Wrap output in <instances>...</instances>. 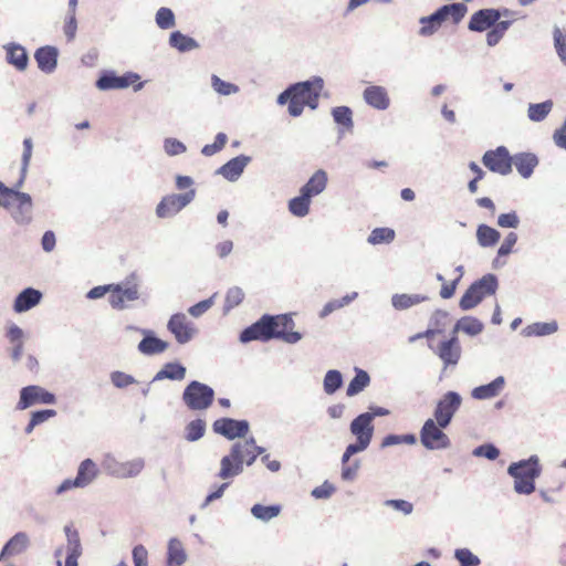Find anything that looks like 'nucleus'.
Segmentation results:
<instances>
[{
  "label": "nucleus",
  "mask_w": 566,
  "mask_h": 566,
  "mask_svg": "<svg viewBox=\"0 0 566 566\" xmlns=\"http://www.w3.org/2000/svg\"><path fill=\"white\" fill-rule=\"evenodd\" d=\"M438 334H440V331L427 329L412 336L410 342L424 337L429 342V348L443 361L446 367L457 365L461 358L462 350L455 331H453V335L449 339H443L434 345L433 338Z\"/></svg>",
  "instance_id": "nucleus-4"
},
{
  "label": "nucleus",
  "mask_w": 566,
  "mask_h": 566,
  "mask_svg": "<svg viewBox=\"0 0 566 566\" xmlns=\"http://www.w3.org/2000/svg\"><path fill=\"white\" fill-rule=\"evenodd\" d=\"M436 419H427L420 430V442L428 450H441L450 447V439Z\"/></svg>",
  "instance_id": "nucleus-9"
},
{
  "label": "nucleus",
  "mask_w": 566,
  "mask_h": 566,
  "mask_svg": "<svg viewBox=\"0 0 566 566\" xmlns=\"http://www.w3.org/2000/svg\"><path fill=\"white\" fill-rule=\"evenodd\" d=\"M206 432V422L201 419H196L189 422L186 427V439L188 441H197L203 437Z\"/></svg>",
  "instance_id": "nucleus-52"
},
{
  "label": "nucleus",
  "mask_w": 566,
  "mask_h": 566,
  "mask_svg": "<svg viewBox=\"0 0 566 566\" xmlns=\"http://www.w3.org/2000/svg\"><path fill=\"white\" fill-rule=\"evenodd\" d=\"M509 10L481 9L474 12L469 21V29L475 32H483L500 22L502 17L507 18Z\"/></svg>",
  "instance_id": "nucleus-15"
},
{
  "label": "nucleus",
  "mask_w": 566,
  "mask_h": 566,
  "mask_svg": "<svg viewBox=\"0 0 566 566\" xmlns=\"http://www.w3.org/2000/svg\"><path fill=\"white\" fill-rule=\"evenodd\" d=\"M312 198L303 192L300 196L293 198L289 202V210L295 217H305L310 211Z\"/></svg>",
  "instance_id": "nucleus-37"
},
{
  "label": "nucleus",
  "mask_w": 566,
  "mask_h": 566,
  "mask_svg": "<svg viewBox=\"0 0 566 566\" xmlns=\"http://www.w3.org/2000/svg\"><path fill=\"white\" fill-rule=\"evenodd\" d=\"M144 460L135 459L132 461L124 462L119 465L117 474L122 478H130L139 474L144 469Z\"/></svg>",
  "instance_id": "nucleus-46"
},
{
  "label": "nucleus",
  "mask_w": 566,
  "mask_h": 566,
  "mask_svg": "<svg viewBox=\"0 0 566 566\" xmlns=\"http://www.w3.org/2000/svg\"><path fill=\"white\" fill-rule=\"evenodd\" d=\"M364 99L368 105L377 109H386L390 103L387 91L377 85L366 87L364 91Z\"/></svg>",
  "instance_id": "nucleus-23"
},
{
  "label": "nucleus",
  "mask_w": 566,
  "mask_h": 566,
  "mask_svg": "<svg viewBox=\"0 0 566 566\" xmlns=\"http://www.w3.org/2000/svg\"><path fill=\"white\" fill-rule=\"evenodd\" d=\"M111 380H112L113 385L117 388H125L135 382V379L133 376L127 375L123 371H113L111 374Z\"/></svg>",
  "instance_id": "nucleus-61"
},
{
  "label": "nucleus",
  "mask_w": 566,
  "mask_h": 566,
  "mask_svg": "<svg viewBox=\"0 0 566 566\" xmlns=\"http://www.w3.org/2000/svg\"><path fill=\"white\" fill-rule=\"evenodd\" d=\"M156 23L161 29H170L175 25L174 12L168 8H160L156 13Z\"/></svg>",
  "instance_id": "nucleus-56"
},
{
  "label": "nucleus",
  "mask_w": 566,
  "mask_h": 566,
  "mask_svg": "<svg viewBox=\"0 0 566 566\" xmlns=\"http://www.w3.org/2000/svg\"><path fill=\"white\" fill-rule=\"evenodd\" d=\"M327 185V175L324 170H317L301 188V192L313 198L324 191Z\"/></svg>",
  "instance_id": "nucleus-30"
},
{
  "label": "nucleus",
  "mask_w": 566,
  "mask_h": 566,
  "mask_svg": "<svg viewBox=\"0 0 566 566\" xmlns=\"http://www.w3.org/2000/svg\"><path fill=\"white\" fill-rule=\"evenodd\" d=\"M186 562V553L181 542L177 538H171L168 544V566H180Z\"/></svg>",
  "instance_id": "nucleus-34"
},
{
  "label": "nucleus",
  "mask_w": 566,
  "mask_h": 566,
  "mask_svg": "<svg viewBox=\"0 0 566 566\" xmlns=\"http://www.w3.org/2000/svg\"><path fill=\"white\" fill-rule=\"evenodd\" d=\"M231 450L233 451V455H237L242 467L243 463L251 465L263 451L252 439L234 443Z\"/></svg>",
  "instance_id": "nucleus-20"
},
{
  "label": "nucleus",
  "mask_w": 566,
  "mask_h": 566,
  "mask_svg": "<svg viewBox=\"0 0 566 566\" xmlns=\"http://www.w3.org/2000/svg\"><path fill=\"white\" fill-rule=\"evenodd\" d=\"M214 432L233 440L244 437L249 431V423L245 420H234L231 418H221L213 422Z\"/></svg>",
  "instance_id": "nucleus-17"
},
{
  "label": "nucleus",
  "mask_w": 566,
  "mask_h": 566,
  "mask_svg": "<svg viewBox=\"0 0 566 566\" xmlns=\"http://www.w3.org/2000/svg\"><path fill=\"white\" fill-rule=\"evenodd\" d=\"M4 49L9 64L14 66L18 71H24L28 67L29 57L23 46L10 43L6 45Z\"/></svg>",
  "instance_id": "nucleus-25"
},
{
  "label": "nucleus",
  "mask_w": 566,
  "mask_h": 566,
  "mask_svg": "<svg viewBox=\"0 0 566 566\" xmlns=\"http://www.w3.org/2000/svg\"><path fill=\"white\" fill-rule=\"evenodd\" d=\"M168 344L157 337L147 336L138 344V349L145 355H155L167 349Z\"/></svg>",
  "instance_id": "nucleus-36"
},
{
  "label": "nucleus",
  "mask_w": 566,
  "mask_h": 566,
  "mask_svg": "<svg viewBox=\"0 0 566 566\" xmlns=\"http://www.w3.org/2000/svg\"><path fill=\"white\" fill-rule=\"evenodd\" d=\"M34 59L41 71L51 73L57 63V50L53 46H42L35 51Z\"/></svg>",
  "instance_id": "nucleus-22"
},
{
  "label": "nucleus",
  "mask_w": 566,
  "mask_h": 566,
  "mask_svg": "<svg viewBox=\"0 0 566 566\" xmlns=\"http://www.w3.org/2000/svg\"><path fill=\"white\" fill-rule=\"evenodd\" d=\"M323 88L321 78L315 82H301L292 85L279 95L277 102L285 104L289 102L290 115L300 116L305 106L315 109L318 105L319 92Z\"/></svg>",
  "instance_id": "nucleus-2"
},
{
  "label": "nucleus",
  "mask_w": 566,
  "mask_h": 566,
  "mask_svg": "<svg viewBox=\"0 0 566 566\" xmlns=\"http://www.w3.org/2000/svg\"><path fill=\"white\" fill-rule=\"evenodd\" d=\"M474 454L489 460H495L500 455V451L493 444H483L474 450Z\"/></svg>",
  "instance_id": "nucleus-64"
},
{
  "label": "nucleus",
  "mask_w": 566,
  "mask_h": 566,
  "mask_svg": "<svg viewBox=\"0 0 566 566\" xmlns=\"http://www.w3.org/2000/svg\"><path fill=\"white\" fill-rule=\"evenodd\" d=\"M41 297L42 294L40 291L28 287L17 296L13 310L17 313L25 312L35 306L41 301Z\"/></svg>",
  "instance_id": "nucleus-26"
},
{
  "label": "nucleus",
  "mask_w": 566,
  "mask_h": 566,
  "mask_svg": "<svg viewBox=\"0 0 566 566\" xmlns=\"http://www.w3.org/2000/svg\"><path fill=\"white\" fill-rule=\"evenodd\" d=\"M250 158L243 155L232 158L220 168L219 172L228 180H235L243 172Z\"/></svg>",
  "instance_id": "nucleus-28"
},
{
  "label": "nucleus",
  "mask_w": 566,
  "mask_h": 566,
  "mask_svg": "<svg viewBox=\"0 0 566 566\" xmlns=\"http://www.w3.org/2000/svg\"><path fill=\"white\" fill-rule=\"evenodd\" d=\"M342 386V375L337 370H329L324 377V390L326 394H334Z\"/></svg>",
  "instance_id": "nucleus-55"
},
{
  "label": "nucleus",
  "mask_w": 566,
  "mask_h": 566,
  "mask_svg": "<svg viewBox=\"0 0 566 566\" xmlns=\"http://www.w3.org/2000/svg\"><path fill=\"white\" fill-rule=\"evenodd\" d=\"M482 164L492 172L506 176L512 172V156L505 146L486 150Z\"/></svg>",
  "instance_id": "nucleus-10"
},
{
  "label": "nucleus",
  "mask_w": 566,
  "mask_h": 566,
  "mask_svg": "<svg viewBox=\"0 0 566 566\" xmlns=\"http://www.w3.org/2000/svg\"><path fill=\"white\" fill-rule=\"evenodd\" d=\"M557 331V324L555 322L552 323H534L528 325L524 333L527 336H544L553 334Z\"/></svg>",
  "instance_id": "nucleus-50"
},
{
  "label": "nucleus",
  "mask_w": 566,
  "mask_h": 566,
  "mask_svg": "<svg viewBox=\"0 0 566 566\" xmlns=\"http://www.w3.org/2000/svg\"><path fill=\"white\" fill-rule=\"evenodd\" d=\"M395 239V231L390 228H376L369 237L368 242L370 244L390 243Z\"/></svg>",
  "instance_id": "nucleus-48"
},
{
  "label": "nucleus",
  "mask_w": 566,
  "mask_h": 566,
  "mask_svg": "<svg viewBox=\"0 0 566 566\" xmlns=\"http://www.w3.org/2000/svg\"><path fill=\"white\" fill-rule=\"evenodd\" d=\"M12 200L11 217L19 224H29L32 220V198L29 193L18 191Z\"/></svg>",
  "instance_id": "nucleus-16"
},
{
  "label": "nucleus",
  "mask_w": 566,
  "mask_h": 566,
  "mask_svg": "<svg viewBox=\"0 0 566 566\" xmlns=\"http://www.w3.org/2000/svg\"><path fill=\"white\" fill-rule=\"evenodd\" d=\"M213 389L196 380L191 381L186 387L182 395L184 402L191 410H205L209 408L213 402Z\"/></svg>",
  "instance_id": "nucleus-7"
},
{
  "label": "nucleus",
  "mask_w": 566,
  "mask_h": 566,
  "mask_svg": "<svg viewBox=\"0 0 566 566\" xmlns=\"http://www.w3.org/2000/svg\"><path fill=\"white\" fill-rule=\"evenodd\" d=\"M228 137L224 133H218L212 144L205 145L201 153L205 156H212L220 151L227 144Z\"/></svg>",
  "instance_id": "nucleus-57"
},
{
  "label": "nucleus",
  "mask_w": 566,
  "mask_h": 566,
  "mask_svg": "<svg viewBox=\"0 0 566 566\" xmlns=\"http://www.w3.org/2000/svg\"><path fill=\"white\" fill-rule=\"evenodd\" d=\"M462 402L461 396L455 391H448L438 401L433 416L441 427H448Z\"/></svg>",
  "instance_id": "nucleus-12"
},
{
  "label": "nucleus",
  "mask_w": 566,
  "mask_h": 566,
  "mask_svg": "<svg viewBox=\"0 0 566 566\" xmlns=\"http://www.w3.org/2000/svg\"><path fill=\"white\" fill-rule=\"evenodd\" d=\"M55 402V396L40 386H27L20 391V399L17 408L24 410L33 405L44 403L51 405Z\"/></svg>",
  "instance_id": "nucleus-14"
},
{
  "label": "nucleus",
  "mask_w": 566,
  "mask_h": 566,
  "mask_svg": "<svg viewBox=\"0 0 566 566\" xmlns=\"http://www.w3.org/2000/svg\"><path fill=\"white\" fill-rule=\"evenodd\" d=\"M185 376L186 368L184 366L177 363H168L157 373L155 379L182 380Z\"/></svg>",
  "instance_id": "nucleus-38"
},
{
  "label": "nucleus",
  "mask_w": 566,
  "mask_h": 566,
  "mask_svg": "<svg viewBox=\"0 0 566 566\" xmlns=\"http://www.w3.org/2000/svg\"><path fill=\"white\" fill-rule=\"evenodd\" d=\"M64 532L67 538L64 566H77V559L82 555V546L78 532L72 525H66L64 527Z\"/></svg>",
  "instance_id": "nucleus-19"
},
{
  "label": "nucleus",
  "mask_w": 566,
  "mask_h": 566,
  "mask_svg": "<svg viewBox=\"0 0 566 566\" xmlns=\"http://www.w3.org/2000/svg\"><path fill=\"white\" fill-rule=\"evenodd\" d=\"M32 150H33L32 139L31 138H25L23 140V154H22L21 175H20V178H19V180L17 182V188H21L23 182H24V179H25V176H27V170H28L31 157H32Z\"/></svg>",
  "instance_id": "nucleus-47"
},
{
  "label": "nucleus",
  "mask_w": 566,
  "mask_h": 566,
  "mask_svg": "<svg viewBox=\"0 0 566 566\" xmlns=\"http://www.w3.org/2000/svg\"><path fill=\"white\" fill-rule=\"evenodd\" d=\"M350 432L356 437V442L346 448L343 454V462L349 461L353 454L368 448L374 434L371 415L361 413L356 417L350 423Z\"/></svg>",
  "instance_id": "nucleus-5"
},
{
  "label": "nucleus",
  "mask_w": 566,
  "mask_h": 566,
  "mask_svg": "<svg viewBox=\"0 0 566 566\" xmlns=\"http://www.w3.org/2000/svg\"><path fill=\"white\" fill-rule=\"evenodd\" d=\"M553 38L557 55L566 66V31L556 28L553 32Z\"/></svg>",
  "instance_id": "nucleus-54"
},
{
  "label": "nucleus",
  "mask_w": 566,
  "mask_h": 566,
  "mask_svg": "<svg viewBox=\"0 0 566 566\" xmlns=\"http://www.w3.org/2000/svg\"><path fill=\"white\" fill-rule=\"evenodd\" d=\"M196 196L195 189H189L185 193H172L165 196L156 208L159 218H167L178 213L182 208L190 203Z\"/></svg>",
  "instance_id": "nucleus-13"
},
{
  "label": "nucleus",
  "mask_w": 566,
  "mask_h": 566,
  "mask_svg": "<svg viewBox=\"0 0 566 566\" xmlns=\"http://www.w3.org/2000/svg\"><path fill=\"white\" fill-rule=\"evenodd\" d=\"M458 329H461L462 332L469 334V335H478L483 329V324L474 317H463L460 319L454 328L457 332Z\"/></svg>",
  "instance_id": "nucleus-49"
},
{
  "label": "nucleus",
  "mask_w": 566,
  "mask_h": 566,
  "mask_svg": "<svg viewBox=\"0 0 566 566\" xmlns=\"http://www.w3.org/2000/svg\"><path fill=\"white\" fill-rule=\"evenodd\" d=\"M168 329L180 344L189 342L193 334V328L187 322V317L184 314L172 315L168 322Z\"/></svg>",
  "instance_id": "nucleus-21"
},
{
  "label": "nucleus",
  "mask_w": 566,
  "mask_h": 566,
  "mask_svg": "<svg viewBox=\"0 0 566 566\" xmlns=\"http://www.w3.org/2000/svg\"><path fill=\"white\" fill-rule=\"evenodd\" d=\"M19 191L17 185L13 188L7 187L3 182L0 181V206L6 209H10L12 207V198Z\"/></svg>",
  "instance_id": "nucleus-59"
},
{
  "label": "nucleus",
  "mask_w": 566,
  "mask_h": 566,
  "mask_svg": "<svg viewBox=\"0 0 566 566\" xmlns=\"http://www.w3.org/2000/svg\"><path fill=\"white\" fill-rule=\"evenodd\" d=\"M455 272H458L457 276L449 283L446 282L443 275L437 274V280L442 282V286L440 290V296L442 298H450L454 295L457 286L463 275L462 266H458L455 269Z\"/></svg>",
  "instance_id": "nucleus-41"
},
{
  "label": "nucleus",
  "mask_w": 566,
  "mask_h": 566,
  "mask_svg": "<svg viewBox=\"0 0 566 566\" xmlns=\"http://www.w3.org/2000/svg\"><path fill=\"white\" fill-rule=\"evenodd\" d=\"M169 43L181 52L197 48V42L192 38L187 36L179 31H175L170 34Z\"/></svg>",
  "instance_id": "nucleus-42"
},
{
  "label": "nucleus",
  "mask_w": 566,
  "mask_h": 566,
  "mask_svg": "<svg viewBox=\"0 0 566 566\" xmlns=\"http://www.w3.org/2000/svg\"><path fill=\"white\" fill-rule=\"evenodd\" d=\"M552 108V101H545L538 104H531L527 109L528 118L533 122H541L551 113Z\"/></svg>",
  "instance_id": "nucleus-43"
},
{
  "label": "nucleus",
  "mask_w": 566,
  "mask_h": 566,
  "mask_svg": "<svg viewBox=\"0 0 566 566\" xmlns=\"http://www.w3.org/2000/svg\"><path fill=\"white\" fill-rule=\"evenodd\" d=\"M220 472L218 476L220 479L227 480L240 474L243 470L241 462L237 459V455H233V451L221 459L220 462Z\"/></svg>",
  "instance_id": "nucleus-29"
},
{
  "label": "nucleus",
  "mask_w": 566,
  "mask_h": 566,
  "mask_svg": "<svg viewBox=\"0 0 566 566\" xmlns=\"http://www.w3.org/2000/svg\"><path fill=\"white\" fill-rule=\"evenodd\" d=\"M139 298V285L132 275L119 284H111L109 304L113 308L123 310L128 302Z\"/></svg>",
  "instance_id": "nucleus-8"
},
{
  "label": "nucleus",
  "mask_w": 566,
  "mask_h": 566,
  "mask_svg": "<svg viewBox=\"0 0 566 566\" xmlns=\"http://www.w3.org/2000/svg\"><path fill=\"white\" fill-rule=\"evenodd\" d=\"M497 289V279L494 274L483 275L469 286L460 298V307L464 311L475 307L485 296L492 295Z\"/></svg>",
  "instance_id": "nucleus-6"
},
{
  "label": "nucleus",
  "mask_w": 566,
  "mask_h": 566,
  "mask_svg": "<svg viewBox=\"0 0 566 566\" xmlns=\"http://www.w3.org/2000/svg\"><path fill=\"white\" fill-rule=\"evenodd\" d=\"M455 557L460 562L461 566H478L480 564L479 557L472 554L468 548L457 549Z\"/></svg>",
  "instance_id": "nucleus-58"
},
{
  "label": "nucleus",
  "mask_w": 566,
  "mask_h": 566,
  "mask_svg": "<svg viewBox=\"0 0 566 566\" xmlns=\"http://www.w3.org/2000/svg\"><path fill=\"white\" fill-rule=\"evenodd\" d=\"M467 11L468 8L464 3L446 4L436 11V18L442 17L443 21L451 20L453 23H459Z\"/></svg>",
  "instance_id": "nucleus-31"
},
{
  "label": "nucleus",
  "mask_w": 566,
  "mask_h": 566,
  "mask_svg": "<svg viewBox=\"0 0 566 566\" xmlns=\"http://www.w3.org/2000/svg\"><path fill=\"white\" fill-rule=\"evenodd\" d=\"M442 17L436 18V12L429 17H424L420 19L421 28L419 33L423 36H428L433 34L442 24Z\"/></svg>",
  "instance_id": "nucleus-51"
},
{
  "label": "nucleus",
  "mask_w": 566,
  "mask_h": 566,
  "mask_svg": "<svg viewBox=\"0 0 566 566\" xmlns=\"http://www.w3.org/2000/svg\"><path fill=\"white\" fill-rule=\"evenodd\" d=\"M211 81H212V86H213L214 91H217L219 94L230 95V94L238 92L237 85L229 83V82H224L221 78H219L217 75H213Z\"/></svg>",
  "instance_id": "nucleus-60"
},
{
  "label": "nucleus",
  "mask_w": 566,
  "mask_h": 566,
  "mask_svg": "<svg viewBox=\"0 0 566 566\" xmlns=\"http://www.w3.org/2000/svg\"><path fill=\"white\" fill-rule=\"evenodd\" d=\"M504 385V377L499 376L490 384L475 387L472 390L471 396L478 400L490 399L496 397L503 390Z\"/></svg>",
  "instance_id": "nucleus-27"
},
{
  "label": "nucleus",
  "mask_w": 566,
  "mask_h": 566,
  "mask_svg": "<svg viewBox=\"0 0 566 566\" xmlns=\"http://www.w3.org/2000/svg\"><path fill=\"white\" fill-rule=\"evenodd\" d=\"M426 296H421L418 294L409 295V294H397L392 297V305L397 310H406L412 305L419 304L426 301Z\"/></svg>",
  "instance_id": "nucleus-45"
},
{
  "label": "nucleus",
  "mask_w": 566,
  "mask_h": 566,
  "mask_svg": "<svg viewBox=\"0 0 566 566\" xmlns=\"http://www.w3.org/2000/svg\"><path fill=\"white\" fill-rule=\"evenodd\" d=\"M281 512L280 505H262V504H255L251 509V513L254 517L261 520V521H270L271 518L277 516Z\"/></svg>",
  "instance_id": "nucleus-44"
},
{
  "label": "nucleus",
  "mask_w": 566,
  "mask_h": 566,
  "mask_svg": "<svg viewBox=\"0 0 566 566\" xmlns=\"http://www.w3.org/2000/svg\"><path fill=\"white\" fill-rule=\"evenodd\" d=\"M98 474V468L92 459H85L81 462L75 479H66L57 488L56 493L61 494L73 488H85L94 481Z\"/></svg>",
  "instance_id": "nucleus-11"
},
{
  "label": "nucleus",
  "mask_w": 566,
  "mask_h": 566,
  "mask_svg": "<svg viewBox=\"0 0 566 566\" xmlns=\"http://www.w3.org/2000/svg\"><path fill=\"white\" fill-rule=\"evenodd\" d=\"M512 22H513V20H502V21L497 22L495 25H493L492 28H490L486 33V43L490 46L496 45L501 41V39L505 34V32L507 31V29L510 28Z\"/></svg>",
  "instance_id": "nucleus-40"
},
{
  "label": "nucleus",
  "mask_w": 566,
  "mask_h": 566,
  "mask_svg": "<svg viewBox=\"0 0 566 566\" xmlns=\"http://www.w3.org/2000/svg\"><path fill=\"white\" fill-rule=\"evenodd\" d=\"M139 81V75L136 73H126L124 75H116L114 72L103 74L96 82V86L102 91L126 88L135 85Z\"/></svg>",
  "instance_id": "nucleus-18"
},
{
  "label": "nucleus",
  "mask_w": 566,
  "mask_h": 566,
  "mask_svg": "<svg viewBox=\"0 0 566 566\" xmlns=\"http://www.w3.org/2000/svg\"><path fill=\"white\" fill-rule=\"evenodd\" d=\"M335 123L339 126L340 133L352 132L354 127L353 112L347 106H337L332 109Z\"/></svg>",
  "instance_id": "nucleus-33"
},
{
  "label": "nucleus",
  "mask_w": 566,
  "mask_h": 566,
  "mask_svg": "<svg viewBox=\"0 0 566 566\" xmlns=\"http://www.w3.org/2000/svg\"><path fill=\"white\" fill-rule=\"evenodd\" d=\"M476 239L481 247H493L500 240V232L486 224H480L476 229Z\"/></svg>",
  "instance_id": "nucleus-35"
},
{
  "label": "nucleus",
  "mask_w": 566,
  "mask_h": 566,
  "mask_svg": "<svg viewBox=\"0 0 566 566\" xmlns=\"http://www.w3.org/2000/svg\"><path fill=\"white\" fill-rule=\"evenodd\" d=\"M29 538L25 533H17L2 548L0 558L21 554L27 549Z\"/></svg>",
  "instance_id": "nucleus-32"
},
{
  "label": "nucleus",
  "mask_w": 566,
  "mask_h": 566,
  "mask_svg": "<svg viewBox=\"0 0 566 566\" xmlns=\"http://www.w3.org/2000/svg\"><path fill=\"white\" fill-rule=\"evenodd\" d=\"M370 382V377L367 371L357 369L355 377L349 382L346 394L352 397L363 391Z\"/></svg>",
  "instance_id": "nucleus-39"
},
{
  "label": "nucleus",
  "mask_w": 566,
  "mask_h": 566,
  "mask_svg": "<svg viewBox=\"0 0 566 566\" xmlns=\"http://www.w3.org/2000/svg\"><path fill=\"white\" fill-rule=\"evenodd\" d=\"M514 479V490L518 494H532L535 491V480L541 475L542 467L537 455L527 460L513 462L507 469Z\"/></svg>",
  "instance_id": "nucleus-3"
},
{
  "label": "nucleus",
  "mask_w": 566,
  "mask_h": 566,
  "mask_svg": "<svg viewBox=\"0 0 566 566\" xmlns=\"http://www.w3.org/2000/svg\"><path fill=\"white\" fill-rule=\"evenodd\" d=\"M513 165L523 178H528L538 165V159L532 153H518L512 156V166Z\"/></svg>",
  "instance_id": "nucleus-24"
},
{
  "label": "nucleus",
  "mask_w": 566,
  "mask_h": 566,
  "mask_svg": "<svg viewBox=\"0 0 566 566\" xmlns=\"http://www.w3.org/2000/svg\"><path fill=\"white\" fill-rule=\"evenodd\" d=\"M244 300V293L242 289L234 286L228 290L224 300V310L228 312L235 306L240 305Z\"/></svg>",
  "instance_id": "nucleus-53"
},
{
  "label": "nucleus",
  "mask_w": 566,
  "mask_h": 566,
  "mask_svg": "<svg viewBox=\"0 0 566 566\" xmlns=\"http://www.w3.org/2000/svg\"><path fill=\"white\" fill-rule=\"evenodd\" d=\"M133 560L135 566H148V552L144 545L133 548Z\"/></svg>",
  "instance_id": "nucleus-63"
},
{
  "label": "nucleus",
  "mask_w": 566,
  "mask_h": 566,
  "mask_svg": "<svg viewBox=\"0 0 566 566\" xmlns=\"http://www.w3.org/2000/svg\"><path fill=\"white\" fill-rule=\"evenodd\" d=\"M164 148L169 156H176L186 151V146L176 138H167L164 143Z\"/></svg>",
  "instance_id": "nucleus-62"
},
{
  "label": "nucleus",
  "mask_w": 566,
  "mask_h": 566,
  "mask_svg": "<svg viewBox=\"0 0 566 566\" xmlns=\"http://www.w3.org/2000/svg\"><path fill=\"white\" fill-rule=\"evenodd\" d=\"M294 322L287 314L263 315L251 326L244 328L240 334L242 343L252 340L268 342L272 338H280L286 343L294 344L301 339V334L293 331Z\"/></svg>",
  "instance_id": "nucleus-1"
}]
</instances>
